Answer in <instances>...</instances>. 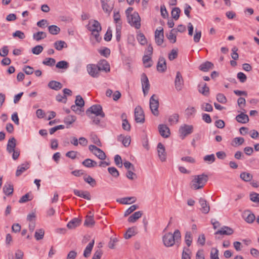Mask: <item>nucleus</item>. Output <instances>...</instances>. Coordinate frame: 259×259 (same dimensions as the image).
I'll return each instance as SVG.
<instances>
[{"instance_id": "f257e3e1", "label": "nucleus", "mask_w": 259, "mask_h": 259, "mask_svg": "<svg viewBox=\"0 0 259 259\" xmlns=\"http://www.w3.org/2000/svg\"><path fill=\"white\" fill-rule=\"evenodd\" d=\"M181 238V233L179 230H176L172 234L167 233L165 234L162 238L164 245L166 247H171L176 242H178Z\"/></svg>"}, {"instance_id": "f03ea898", "label": "nucleus", "mask_w": 259, "mask_h": 259, "mask_svg": "<svg viewBox=\"0 0 259 259\" xmlns=\"http://www.w3.org/2000/svg\"><path fill=\"white\" fill-rule=\"evenodd\" d=\"M208 180V176L204 174L195 175L193 176V179L190 183V187L195 190L202 189L204 187Z\"/></svg>"}, {"instance_id": "7ed1b4c3", "label": "nucleus", "mask_w": 259, "mask_h": 259, "mask_svg": "<svg viewBox=\"0 0 259 259\" xmlns=\"http://www.w3.org/2000/svg\"><path fill=\"white\" fill-rule=\"evenodd\" d=\"M128 22L132 26L137 29L141 27V18L137 12H134L133 14L127 16Z\"/></svg>"}, {"instance_id": "20e7f679", "label": "nucleus", "mask_w": 259, "mask_h": 259, "mask_svg": "<svg viewBox=\"0 0 259 259\" xmlns=\"http://www.w3.org/2000/svg\"><path fill=\"white\" fill-rule=\"evenodd\" d=\"M150 108L152 113L155 116H158L159 115L158 107H159V101L156 95H153L150 99Z\"/></svg>"}, {"instance_id": "39448f33", "label": "nucleus", "mask_w": 259, "mask_h": 259, "mask_svg": "<svg viewBox=\"0 0 259 259\" xmlns=\"http://www.w3.org/2000/svg\"><path fill=\"white\" fill-rule=\"evenodd\" d=\"M92 113L95 114L97 116H100L102 118L105 117V114L102 110V107L100 105L96 104L90 107L86 111V114Z\"/></svg>"}, {"instance_id": "423d86ee", "label": "nucleus", "mask_w": 259, "mask_h": 259, "mask_svg": "<svg viewBox=\"0 0 259 259\" xmlns=\"http://www.w3.org/2000/svg\"><path fill=\"white\" fill-rule=\"evenodd\" d=\"M193 132V126L192 125L184 124L179 129L180 137L184 139L186 136L192 134Z\"/></svg>"}, {"instance_id": "0eeeda50", "label": "nucleus", "mask_w": 259, "mask_h": 259, "mask_svg": "<svg viewBox=\"0 0 259 259\" xmlns=\"http://www.w3.org/2000/svg\"><path fill=\"white\" fill-rule=\"evenodd\" d=\"M87 70L90 76L94 78H97L100 75V72L97 65L90 64L87 66Z\"/></svg>"}, {"instance_id": "6e6552de", "label": "nucleus", "mask_w": 259, "mask_h": 259, "mask_svg": "<svg viewBox=\"0 0 259 259\" xmlns=\"http://www.w3.org/2000/svg\"><path fill=\"white\" fill-rule=\"evenodd\" d=\"M135 117L137 122L143 123L145 121V115L141 107L138 106L135 109Z\"/></svg>"}, {"instance_id": "1a4fd4ad", "label": "nucleus", "mask_w": 259, "mask_h": 259, "mask_svg": "<svg viewBox=\"0 0 259 259\" xmlns=\"http://www.w3.org/2000/svg\"><path fill=\"white\" fill-rule=\"evenodd\" d=\"M141 82L144 95L146 96L149 90L150 83L147 75L144 73L141 75Z\"/></svg>"}, {"instance_id": "9d476101", "label": "nucleus", "mask_w": 259, "mask_h": 259, "mask_svg": "<svg viewBox=\"0 0 259 259\" xmlns=\"http://www.w3.org/2000/svg\"><path fill=\"white\" fill-rule=\"evenodd\" d=\"M157 149L158 157L161 161H165L166 159V153L163 145L161 143H159L157 145Z\"/></svg>"}, {"instance_id": "9b49d317", "label": "nucleus", "mask_w": 259, "mask_h": 259, "mask_svg": "<svg viewBox=\"0 0 259 259\" xmlns=\"http://www.w3.org/2000/svg\"><path fill=\"white\" fill-rule=\"evenodd\" d=\"M159 29H156L155 32V39L156 44L160 46L163 42L164 34L163 29L162 27H159Z\"/></svg>"}, {"instance_id": "f8f14e48", "label": "nucleus", "mask_w": 259, "mask_h": 259, "mask_svg": "<svg viewBox=\"0 0 259 259\" xmlns=\"http://www.w3.org/2000/svg\"><path fill=\"white\" fill-rule=\"evenodd\" d=\"M158 131L160 135L164 138H167L169 137L170 135V130L165 124H159L158 127Z\"/></svg>"}, {"instance_id": "ddd939ff", "label": "nucleus", "mask_w": 259, "mask_h": 259, "mask_svg": "<svg viewBox=\"0 0 259 259\" xmlns=\"http://www.w3.org/2000/svg\"><path fill=\"white\" fill-rule=\"evenodd\" d=\"M99 72L104 71L105 72H109L110 71V65L106 60H100L97 64Z\"/></svg>"}, {"instance_id": "4468645a", "label": "nucleus", "mask_w": 259, "mask_h": 259, "mask_svg": "<svg viewBox=\"0 0 259 259\" xmlns=\"http://www.w3.org/2000/svg\"><path fill=\"white\" fill-rule=\"evenodd\" d=\"M175 83V88L177 91H180L182 89L184 85V80L180 72H177Z\"/></svg>"}, {"instance_id": "2eb2a0df", "label": "nucleus", "mask_w": 259, "mask_h": 259, "mask_svg": "<svg viewBox=\"0 0 259 259\" xmlns=\"http://www.w3.org/2000/svg\"><path fill=\"white\" fill-rule=\"evenodd\" d=\"M198 90L204 96L207 97L209 94V88L205 82L199 83L198 85Z\"/></svg>"}, {"instance_id": "dca6fc26", "label": "nucleus", "mask_w": 259, "mask_h": 259, "mask_svg": "<svg viewBox=\"0 0 259 259\" xmlns=\"http://www.w3.org/2000/svg\"><path fill=\"white\" fill-rule=\"evenodd\" d=\"M199 203L201 207L200 209L202 212L205 214L208 213L210 210V207L207 201L203 198H200Z\"/></svg>"}, {"instance_id": "f3484780", "label": "nucleus", "mask_w": 259, "mask_h": 259, "mask_svg": "<svg viewBox=\"0 0 259 259\" xmlns=\"http://www.w3.org/2000/svg\"><path fill=\"white\" fill-rule=\"evenodd\" d=\"M157 71L161 72H164L166 69V61L164 57H160L157 64Z\"/></svg>"}, {"instance_id": "a211bd4d", "label": "nucleus", "mask_w": 259, "mask_h": 259, "mask_svg": "<svg viewBox=\"0 0 259 259\" xmlns=\"http://www.w3.org/2000/svg\"><path fill=\"white\" fill-rule=\"evenodd\" d=\"M30 167V163L28 162H25L17 167V169L16 171V176L19 177L22 175L25 170L28 169Z\"/></svg>"}, {"instance_id": "6ab92c4d", "label": "nucleus", "mask_w": 259, "mask_h": 259, "mask_svg": "<svg viewBox=\"0 0 259 259\" xmlns=\"http://www.w3.org/2000/svg\"><path fill=\"white\" fill-rule=\"evenodd\" d=\"M16 146V140L14 137L10 138L7 145V150L9 153H12Z\"/></svg>"}, {"instance_id": "aec40b11", "label": "nucleus", "mask_w": 259, "mask_h": 259, "mask_svg": "<svg viewBox=\"0 0 259 259\" xmlns=\"http://www.w3.org/2000/svg\"><path fill=\"white\" fill-rule=\"evenodd\" d=\"M87 28L90 31V29H96L101 31L102 28L100 23L97 20H90L89 24L87 25Z\"/></svg>"}, {"instance_id": "412c9836", "label": "nucleus", "mask_w": 259, "mask_h": 259, "mask_svg": "<svg viewBox=\"0 0 259 259\" xmlns=\"http://www.w3.org/2000/svg\"><path fill=\"white\" fill-rule=\"evenodd\" d=\"M233 230L227 226H224L222 227L220 230L217 231L215 234H220V235H230L233 233Z\"/></svg>"}, {"instance_id": "4be33fe9", "label": "nucleus", "mask_w": 259, "mask_h": 259, "mask_svg": "<svg viewBox=\"0 0 259 259\" xmlns=\"http://www.w3.org/2000/svg\"><path fill=\"white\" fill-rule=\"evenodd\" d=\"M243 217L245 221L249 224L252 223L255 219V215L249 210L244 211Z\"/></svg>"}, {"instance_id": "5701e85b", "label": "nucleus", "mask_w": 259, "mask_h": 259, "mask_svg": "<svg viewBox=\"0 0 259 259\" xmlns=\"http://www.w3.org/2000/svg\"><path fill=\"white\" fill-rule=\"evenodd\" d=\"M73 192L75 195L83 198L85 199L90 200L91 199L90 193L88 191L82 192L78 190L74 189Z\"/></svg>"}, {"instance_id": "b1692460", "label": "nucleus", "mask_w": 259, "mask_h": 259, "mask_svg": "<svg viewBox=\"0 0 259 259\" xmlns=\"http://www.w3.org/2000/svg\"><path fill=\"white\" fill-rule=\"evenodd\" d=\"M213 67V64L211 62L209 61H206L199 66V69L203 72H207L209 69H212Z\"/></svg>"}, {"instance_id": "393cba45", "label": "nucleus", "mask_w": 259, "mask_h": 259, "mask_svg": "<svg viewBox=\"0 0 259 259\" xmlns=\"http://www.w3.org/2000/svg\"><path fill=\"white\" fill-rule=\"evenodd\" d=\"M81 220L78 218H75L68 222L67 224V227L69 229H72L75 228L76 227L80 225L81 223Z\"/></svg>"}, {"instance_id": "a878e982", "label": "nucleus", "mask_w": 259, "mask_h": 259, "mask_svg": "<svg viewBox=\"0 0 259 259\" xmlns=\"http://www.w3.org/2000/svg\"><path fill=\"white\" fill-rule=\"evenodd\" d=\"M142 214L143 212L142 211H136L128 218V221L130 223H135L142 217Z\"/></svg>"}, {"instance_id": "bb28decb", "label": "nucleus", "mask_w": 259, "mask_h": 259, "mask_svg": "<svg viewBox=\"0 0 259 259\" xmlns=\"http://www.w3.org/2000/svg\"><path fill=\"white\" fill-rule=\"evenodd\" d=\"M48 85L50 89L55 91H58L62 88V84L60 82L55 80L50 81Z\"/></svg>"}, {"instance_id": "cd10ccee", "label": "nucleus", "mask_w": 259, "mask_h": 259, "mask_svg": "<svg viewBox=\"0 0 259 259\" xmlns=\"http://www.w3.org/2000/svg\"><path fill=\"white\" fill-rule=\"evenodd\" d=\"M136 200V198L134 197H124L117 199V201L121 204H128L134 203Z\"/></svg>"}, {"instance_id": "c85d7f7f", "label": "nucleus", "mask_w": 259, "mask_h": 259, "mask_svg": "<svg viewBox=\"0 0 259 259\" xmlns=\"http://www.w3.org/2000/svg\"><path fill=\"white\" fill-rule=\"evenodd\" d=\"M137 233V228L136 227L129 228L126 233L124 234V238L126 239H128L132 237L135 236Z\"/></svg>"}, {"instance_id": "c756f323", "label": "nucleus", "mask_w": 259, "mask_h": 259, "mask_svg": "<svg viewBox=\"0 0 259 259\" xmlns=\"http://www.w3.org/2000/svg\"><path fill=\"white\" fill-rule=\"evenodd\" d=\"M13 191V186L10 183L6 184L3 187V192L7 196L12 195Z\"/></svg>"}, {"instance_id": "7c9ffc66", "label": "nucleus", "mask_w": 259, "mask_h": 259, "mask_svg": "<svg viewBox=\"0 0 259 259\" xmlns=\"http://www.w3.org/2000/svg\"><path fill=\"white\" fill-rule=\"evenodd\" d=\"M236 120L240 123H246L249 121V117L247 114L243 113L238 115L236 117Z\"/></svg>"}, {"instance_id": "2f4dec72", "label": "nucleus", "mask_w": 259, "mask_h": 259, "mask_svg": "<svg viewBox=\"0 0 259 259\" xmlns=\"http://www.w3.org/2000/svg\"><path fill=\"white\" fill-rule=\"evenodd\" d=\"M94 245V240H92L91 242L89 243L86 248H85L83 252V256L85 257H89L91 253Z\"/></svg>"}, {"instance_id": "473e14b6", "label": "nucleus", "mask_w": 259, "mask_h": 259, "mask_svg": "<svg viewBox=\"0 0 259 259\" xmlns=\"http://www.w3.org/2000/svg\"><path fill=\"white\" fill-rule=\"evenodd\" d=\"M76 120V117L73 115H68L64 119V122L67 125V127L74 123Z\"/></svg>"}, {"instance_id": "72a5a7b5", "label": "nucleus", "mask_w": 259, "mask_h": 259, "mask_svg": "<svg viewBox=\"0 0 259 259\" xmlns=\"http://www.w3.org/2000/svg\"><path fill=\"white\" fill-rule=\"evenodd\" d=\"M82 164L87 167H94L97 165V163L95 161H94L90 158H87L82 161Z\"/></svg>"}, {"instance_id": "f704fd0d", "label": "nucleus", "mask_w": 259, "mask_h": 259, "mask_svg": "<svg viewBox=\"0 0 259 259\" xmlns=\"http://www.w3.org/2000/svg\"><path fill=\"white\" fill-rule=\"evenodd\" d=\"M54 45L55 49L58 51H61L63 48L67 47L66 43L63 40L56 41Z\"/></svg>"}, {"instance_id": "c9c22d12", "label": "nucleus", "mask_w": 259, "mask_h": 259, "mask_svg": "<svg viewBox=\"0 0 259 259\" xmlns=\"http://www.w3.org/2000/svg\"><path fill=\"white\" fill-rule=\"evenodd\" d=\"M240 178L245 182H250L253 178V176L248 172H242L240 175Z\"/></svg>"}, {"instance_id": "e433bc0d", "label": "nucleus", "mask_w": 259, "mask_h": 259, "mask_svg": "<svg viewBox=\"0 0 259 259\" xmlns=\"http://www.w3.org/2000/svg\"><path fill=\"white\" fill-rule=\"evenodd\" d=\"M47 37V34L43 31H38L33 35V39L36 41H39L41 39H44Z\"/></svg>"}, {"instance_id": "4c0bfd02", "label": "nucleus", "mask_w": 259, "mask_h": 259, "mask_svg": "<svg viewBox=\"0 0 259 259\" xmlns=\"http://www.w3.org/2000/svg\"><path fill=\"white\" fill-rule=\"evenodd\" d=\"M95 224L93 215H87L84 221V225L87 227H92Z\"/></svg>"}, {"instance_id": "58836bf2", "label": "nucleus", "mask_w": 259, "mask_h": 259, "mask_svg": "<svg viewBox=\"0 0 259 259\" xmlns=\"http://www.w3.org/2000/svg\"><path fill=\"white\" fill-rule=\"evenodd\" d=\"M49 32L53 35H57L60 31V29L56 25H52L48 27Z\"/></svg>"}, {"instance_id": "ea45409f", "label": "nucleus", "mask_w": 259, "mask_h": 259, "mask_svg": "<svg viewBox=\"0 0 259 259\" xmlns=\"http://www.w3.org/2000/svg\"><path fill=\"white\" fill-rule=\"evenodd\" d=\"M84 181L90 186L94 187L96 185V181L90 176H85L83 177Z\"/></svg>"}, {"instance_id": "a19ab883", "label": "nucleus", "mask_w": 259, "mask_h": 259, "mask_svg": "<svg viewBox=\"0 0 259 259\" xmlns=\"http://www.w3.org/2000/svg\"><path fill=\"white\" fill-rule=\"evenodd\" d=\"M151 58L150 56L149 55H144L143 57V62L145 66V67L149 68L152 66V64L151 63Z\"/></svg>"}, {"instance_id": "79ce46f5", "label": "nucleus", "mask_w": 259, "mask_h": 259, "mask_svg": "<svg viewBox=\"0 0 259 259\" xmlns=\"http://www.w3.org/2000/svg\"><path fill=\"white\" fill-rule=\"evenodd\" d=\"M69 63L66 61H59L56 65V68L62 69H67L69 68Z\"/></svg>"}, {"instance_id": "37998d69", "label": "nucleus", "mask_w": 259, "mask_h": 259, "mask_svg": "<svg viewBox=\"0 0 259 259\" xmlns=\"http://www.w3.org/2000/svg\"><path fill=\"white\" fill-rule=\"evenodd\" d=\"M244 139L243 138L236 137L233 139L232 145L234 147L241 145L244 143Z\"/></svg>"}, {"instance_id": "c03bdc74", "label": "nucleus", "mask_w": 259, "mask_h": 259, "mask_svg": "<svg viewBox=\"0 0 259 259\" xmlns=\"http://www.w3.org/2000/svg\"><path fill=\"white\" fill-rule=\"evenodd\" d=\"M181 10L179 8H174L171 11V16L173 19L177 20L179 18Z\"/></svg>"}, {"instance_id": "a18cd8bd", "label": "nucleus", "mask_w": 259, "mask_h": 259, "mask_svg": "<svg viewBox=\"0 0 259 259\" xmlns=\"http://www.w3.org/2000/svg\"><path fill=\"white\" fill-rule=\"evenodd\" d=\"M90 31H92L91 35L95 37L97 42H100L102 38L100 36L99 32L101 31L96 29H90Z\"/></svg>"}, {"instance_id": "49530a36", "label": "nucleus", "mask_w": 259, "mask_h": 259, "mask_svg": "<svg viewBox=\"0 0 259 259\" xmlns=\"http://www.w3.org/2000/svg\"><path fill=\"white\" fill-rule=\"evenodd\" d=\"M55 63V59L52 58H47L42 61V64L44 65L48 66H53Z\"/></svg>"}, {"instance_id": "de8ad7c7", "label": "nucleus", "mask_w": 259, "mask_h": 259, "mask_svg": "<svg viewBox=\"0 0 259 259\" xmlns=\"http://www.w3.org/2000/svg\"><path fill=\"white\" fill-rule=\"evenodd\" d=\"M93 154L101 160H104L106 157L105 153L100 148H98V149Z\"/></svg>"}, {"instance_id": "09e8293b", "label": "nucleus", "mask_w": 259, "mask_h": 259, "mask_svg": "<svg viewBox=\"0 0 259 259\" xmlns=\"http://www.w3.org/2000/svg\"><path fill=\"white\" fill-rule=\"evenodd\" d=\"M174 31H175V29H173L170 30L168 34H166L167 38L172 44L176 42L177 39L176 35L173 33Z\"/></svg>"}, {"instance_id": "8fccbe9b", "label": "nucleus", "mask_w": 259, "mask_h": 259, "mask_svg": "<svg viewBox=\"0 0 259 259\" xmlns=\"http://www.w3.org/2000/svg\"><path fill=\"white\" fill-rule=\"evenodd\" d=\"M137 39L141 45H145L147 42L146 38L142 33H140L137 35Z\"/></svg>"}, {"instance_id": "3c124183", "label": "nucleus", "mask_w": 259, "mask_h": 259, "mask_svg": "<svg viewBox=\"0 0 259 259\" xmlns=\"http://www.w3.org/2000/svg\"><path fill=\"white\" fill-rule=\"evenodd\" d=\"M109 173L114 178H117L119 177V173L118 170L114 167H109L108 168Z\"/></svg>"}, {"instance_id": "603ef678", "label": "nucleus", "mask_w": 259, "mask_h": 259, "mask_svg": "<svg viewBox=\"0 0 259 259\" xmlns=\"http://www.w3.org/2000/svg\"><path fill=\"white\" fill-rule=\"evenodd\" d=\"M45 231L43 229H40L37 230L34 234V237L37 240L42 239L44 236Z\"/></svg>"}, {"instance_id": "864d4df0", "label": "nucleus", "mask_w": 259, "mask_h": 259, "mask_svg": "<svg viewBox=\"0 0 259 259\" xmlns=\"http://www.w3.org/2000/svg\"><path fill=\"white\" fill-rule=\"evenodd\" d=\"M113 18L114 22L116 23V25L122 24V22L120 19V15L119 11H116L115 10H114Z\"/></svg>"}, {"instance_id": "5fc2aeb1", "label": "nucleus", "mask_w": 259, "mask_h": 259, "mask_svg": "<svg viewBox=\"0 0 259 259\" xmlns=\"http://www.w3.org/2000/svg\"><path fill=\"white\" fill-rule=\"evenodd\" d=\"M179 115L177 113H175L170 116L168 118V121L171 124H176L179 121Z\"/></svg>"}, {"instance_id": "6e6d98bb", "label": "nucleus", "mask_w": 259, "mask_h": 259, "mask_svg": "<svg viewBox=\"0 0 259 259\" xmlns=\"http://www.w3.org/2000/svg\"><path fill=\"white\" fill-rule=\"evenodd\" d=\"M75 103V105H77L78 106L82 107H83L84 105V101L83 98L80 95L76 96Z\"/></svg>"}, {"instance_id": "4d7b16f0", "label": "nucleus", "mask_w": 259, "mask_h": 259, "mask_svg": "<svg viewBox=\"0 0 259 259\" xmlns=\"http://www.w3.org/2000/svg\"><path fill=\"white\" fill-rule=\"evenodd\" d=\"M210 259H219V250L217 248H211L210 251Z\"/></svg>"}, {"instance_id": "13d9d810", "label": "nucleus", "mask_w": 259, "mask_h": 259, "mask_svg": "<svg viewBox=\"0 0 259 259\" xmlns=\"http://www.w3.org/2000/svg\"><path fill=\"white\" fill-rule=\"evenodd\" d=\"M185 242L188 246H190L192 241L191 234L190 232H187L185 237Z\"/></svg>"}, {"instance_id": "bf43d9fd", "label": "nucleus", "mask_w": 259, "mask_h": 259, "mask_svg": "<svg viewBox=\"0 0 259 259\" xmlns=\"http://www.w3.org/2000/svg\"><path fill=\"white\" fill-rule=\"evenodd\" d=\"M102 7L103 10L106 13H109L111 12V11L112 10V7L109 6L107 3H105L103 1H102Z\"/></svg>"}, {"instance_id": "052dcab7", "label": "nucleus", "mask_w": 259, "mask_h": 259, "mask_svg": "<svg viewBox=\"0 0 259 259\" xmlns=\"http://www.w3.org/2000/svg\"><path fill=\"white\" fill-rule=\"evenodd\" d=\"M203 159L205 161L208 162L209 163L213 162L215 160V157L213 154L207 155L204 157Z\"/></svg>"}, {"instance_id": "680f3d73", "label": "nucleus", "mask_w": 259, "mask_h": 259, "mask_svg": "<svg viewBox=\"0 0 259 259\" xmlns=\"http://www.w3.org/2000/svg\"><path fill=\"white\" fill-rule=\"evenodd\" d=\"M250 199L256 203H259V194L255 192H252L250 194Z\"/></svg>"}, {"instance_id": "e2e57ef3", "label": "nucleus", "mask_w": 259, "mask_h": 259, "mask_svg": "<svg viewBox=\"0 0 259 259\" xmlns=\"http://www.w3.org/2000/svg\"><path fill=\"white\" fill-rule=\"evenodd\" d=\"M138 206L137 205H133L131 206L124 212V217H127L134 211L138 208Z\"/></svg>"}, {"instance_id": "0e129e2a", "label": "nucleus", "mask_w": 259, "mask_h": 259, "mask_svg": "<svg viewBox=\"0 0 259 259\" xmlns=\"http://www.w3.org/2000/svg\"><path fill=\"white\" fill-rule=\"evenodd\" d=\"M43 51V47L40 45H37L32 49V52L35 55H38Z\"/></svg>"}, {"instance_id": "69168bd1", "label": "nucleus", "mask_w": 259, "mask_h": 259, "mask_svg": "<svg viewBox=\"0 0 259 259\" xmlns=\"http://www.w3.org/2000/svg\"><path fill=\"white\" fill-rule=\"evenodd\" d=\"M217 101L222 104L226 103L227 102V99L224 94L219 93L217 95Z\"/></svg>"}, {"instance_id": "338daca9", "label": "nucleus", "mask_w": 259, "mask_h": 259, "mask_svg": "<svg viewBox=\"0 0 259 259\" xmlns=\"http://www.w3.org/2000/svg\"><path fill=\"white\" fill-rule=\"evenodd\" d=\"M201 37V31L200 30H198L197 29H196L195 34H194L193 37L194 41L196 43H198V42H199Z\"/></svg>"}, {"instance_id": "774afa93", "label": "nucleus", "mask_w": 259, "mask_h": 259, "mask_svg": "<svg viewBox=\"0 0 259 259\" xmlns=\"http://www.w3.org/2000/svg\"><path fill=\"white\" fill-rule=\"evenodd\" d=\"M189 252L190 250L188 248H184L182 252V259H191L190 254L187 252Z\"/></svg>"}]
</instances>
